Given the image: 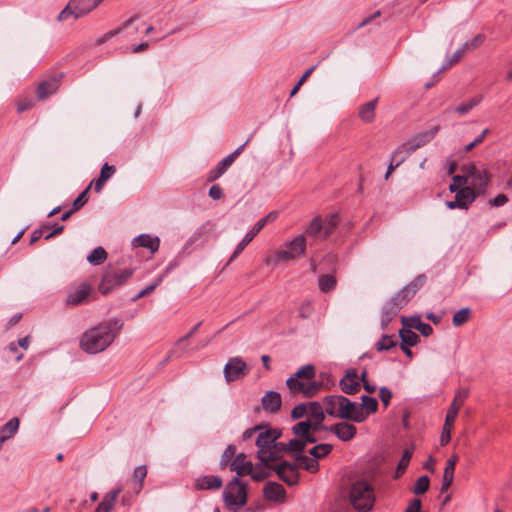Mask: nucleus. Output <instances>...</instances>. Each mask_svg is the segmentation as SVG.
I'll use <instances>...</instances> for the list:
<instances>
[{
	"mask_svg": "<svg viewBox=\"0 0 512 512\" xmlns=\"http://www.w3.org/2000/svg\"><path fill=\"white\" fill-rule=\"evenodd\" d=\"M308 405L306 404H299L295 406L291 412V417L293 419H299L303 416L307 415Z\"/></svg>",
	"mask_w": 512,
	"mask_h": 512,
	"instance_id": "774afa93",
	"label": "nucleus"
},
{
	"mask_svg": "<svg viewBox=\"0 0 512 512\" xmlns=\"http://www.w3.org/2000/svg\"><path fill=\"white\" fill-rule=\"evenodd\" d=\"M236 448L234 445H228L223 451L220 459V467L222 469L226 468L235 457Z\"/></svg>",
	"mask_w": 512,
	"mask_h": 512,
	"instance_id": "3c124183",
	"label": "nucleus"
},
{
	"mask_svg": "<svg viewBox=\"0 0 512 512\" xmlns=\"http://www.w3.org/2000/svg\"><path fill=\"white\" fill-rule=\"evenodd\" d=\"M273 468L270 463L266 466L260 462L255 468L252 466V473L249 475L256 481H262L271 475V469Z\"/></svg>",
	"mask_w": 512,
	"mask_h": 512,
	"instance_id": "c9c22d12",
	"label": "nucleus"
},
{
	"mask_svg": "<svg viewBox=\"0 0 512 512\" xmlns=\"http://www.w3.org/2000/svg\"><path fill=\"white\" fill-rule=\"evenodd\" d=\"M223 500L228 510L237 512L247 502L246 484L238 477L233 478L223 491Z\"/></svg>",
	"mask_w": 512,
	"mask_h": 512,
	"instance_id": "7ed1b4c3",
	"label": "nucleus"
},
{
	"mask_svg": "<svg viewBox=\"0 0 512 512\" xmlns=\"http://www.w3.org/2000/svg\"><path fill=\"white\" fill-rule=\"evenodd\" d=\"M407 155L402 151V148H397L391 155V160L387 168L385 179H388L392 172L405 161Z\"/></svg>",
	"mask_w": 512,
	"mask_h": 512,
	"instance_id": "2f4dec72",
	"label": "nucleus"
},
{
	"mask_svg": "<svg viewBox=\"0 0 512 512\" xmlns=\"http://www.w3.org/2000/svg\"><path fill=\"white\" fill-rule=\"evenodd\" d=\"M296 460L300 466L309 472L315 473L319 469V463L315 458H310L306 455H298Z\"/></svg>",
	"mask_w": 512,
	"mask_h": 512,
	"instance_id": "37998d69",
	"label": "nucleus"
},
{
	"mask_svg": "<svg viewBox=\"0 0 512 512\" xmlns=\"http://www.w3.org/2000/svg\"><path fill=\"white\" fill-rule=\"evenodd\" d=\"M429 485H430V480H429L428 476L423 475V476L419 477L416 480V483L413 488L414 494H416V495L424 494L429 489Z\"/></svg>",
	"mask_w": 512,
	"mask_h": 512,
	"instance_id": "6e6d98bb",
	"label": "nucleus"
},
{
	"mask_svg": "<svg viewBox=\"0 0 512 512\" xmlns=\"http://www.w3.org/2000/svg\"><path fill=\"white\" fill-rule=\"evenodd\" d=\"M396 345V342L393 340L391 336L384 335L380 341L376 343V348L378 351H386L391 349Z\"/></svg>",
	"mask_w": 512,
	"mask_h": 512,
	"instance_id": "bf43d9fd",
	"label": "nucleus"
},
{
	"mask_svg": "<svg viewBox=\"0 0 512 512\" xmlns=\"http://www.w3.org/2000/svg\"><path fill=\"white\" fill-rule=\"evenodd\" d=\"M147 475V468L145 465L138 466L134 469V478L138 480V492L142 489L143 481Z\"/></svg>",
	"mask_w": 512,
	"mask_h": 512,
	"instance_id": "e2e57ef3",
	"label": "nucleus"
},
{
	"mask_svg": "<svg viewBox=\"0 0 512 512\" xmlns=\"http://www.w3.org/2000/svg\"><path fill=\"white\" fill-rule=\"evenodd\" d=\"M337 418L361 423L366 420L367 413L361 412V407H358L357 402H352L347 397L341 395L340 402L338 403Z\"/></svg>",
	"mask_w": 512,
	"mask_h": 512,
	"instance_id": "6e6552de",
	"label": "nucleus"
},
{
	"mask_svg": "<svg viewBox=\"0 0 512 512\" xmlns=\"http://www.w3.org/2000/svg\"><path fill=\"white\" fill-rule=\"evenodd\" d=\"M331 444H318L310 449L309 453L315 458L316 460L321 459L328 455L332 450Z\"/></svg>",
	"mask_w": 512,
	"mask_h": 512,
	"instance_id": "09e8293b",
	"label": "nucleus"
},
{
	"mask_svg": "<svg viewBox=\"0 0 512 512\" xmlns=\"http://www.w3.org/2000/svg\"><path fill=\"white\" fill-rule=\"evenodd\" d=\"M261 404L265 411L276 413L279 411L282 404L280 393L276 391H267L261 399Z\"/></svg>",
	"mask_w": 512,
	"mask_h": 512,
	"instance_id": "4be33fe9",
	"label": "nucleus"
},
{
	"mask_svg": "<svg viewBox=\"0 0 512 512\" xmlns=\"http://www.w3.org/2000/svg\"><path fill=\"white\" fill-rule=\"evenodd\" d=\"M280 436L281 432L278 429L263 428L259 431L255 444L258 448L257 458L262 464L268 465L272 455L271 448Z\"/></svg>",
	"mask_w": 512,
	"mask_h": 512,
	"instance_id": "20e7f679",
	"label": "nucleus"
},
{
	"mask_svg": "<svg viewBox=\"0 0 512 512\" xmlns=\"http://www.w3.org/2000/svg\"><path fill=\"white\" fill-rule=\"evenodd\" d=\"M286 248L296 257L304 254L306 248V240L303 234L298 235L295 239L286 244Z\"/></svg>",
	"mask_w": 512,
	"mask_h": 512,
	"instance_id": "7c9ffc66",
	"label": "nucleus"
},
{
	"mask_svg": "<svg viewBox=\"0 0 512 512\" xmlns=\"http://www.w3.org/2000/svg\"><path fill=\"white\" fill-rule=\"evenodd\" d=\"M107 259V252L103 247H97L87 256V261L91 265H100Z\"/></svg>",
	"mask_w": 512,
	"mask_h": 512,
	"instance_id": "79ce46f5",
	"label": "nucleus"
},
{
	"mask_svg": "<svg viewBox=\"0 0 512 512\" xmlns=\"http://www.w3.org/2000/svg\"><path fill=\"white\" fill-rule=\"evenodd\" d=\"M309 443L306 439L296 438L291 439L286 446L288 448V452H301L305 449L306 444Z\"/></svg>",
	"mask_w": 512,
	"mask_h": 512,
	"instance_id": "13d9d810",
	"label": "nucleus"
},
{
	"mask_svg": "<svg viewBox=\"0 0 512 512\" xmlns=\"http://www.w3.org/2000/svg\"><path fill=\"white\" fill-rule=\"evenodd\" d=\"M339 223V216L338 214H329L324 220H323V237H328L333 230L336 228V226Z\"/></svg>",
	"mask_w": 512,
	"mask_h": 512,
	"instance_id": "c03bdc74",
	"label": "nucleus"
},
{
	"mask_svg": "<svg viewBox=\"0 0 512 512\" xmlns=\"http://www.w3.org/2000/svg\"><path fill=\"white\" fill-rule=\"evenodd\" d=\"M133 245L147 248L151 253H155L159 249L160 239L148 234H140L133 240Z\"/></svg>",
	"mask_w": 512,
	"mask_h": 512,
	"instance_id": "bb28decb",
	"label": "nucleus"
},
{
	"mask_svg": "<svg viewBox=\"0 0 512 512\" xmlns=\"http://www.w3.org/2000/svg\"><path fill=\"white\" fill-rule=\"evenodd\" d=\"M377 103L378 98H375L360 106L358 116L363 122L371 123L374 121Z\"/></svg>",
	"mask_w": 512,
	"mask_h": 512,
	"instance_id": "cd10ccee",
	"label": "nucleus"
},
{
	"mask_svg": "<svg viewBox=\"0 0 512 512\" xmlns=\"http://www.w3.org/2000/svg\"><path fill=\"white\" fill-rule=\"evenodd\" d=\"M361 403H358V407H361L362 413H367V417L371 413H375L378 408V402L374 397L363 395L361 397Z\"/></svg>",
	"mask_w": 512,
	"mask_h": 512,
	"instance_id": "58836bf2",
	"label": "nucleus"
},
{
	"mask_svg": "<svg viewBox=\"0 0 512 512\" xmlns=\"http://www.w3.org/2000/svg\"><path fill=\"white\" fill-rule=\"evenodd\" d=\"M471 310L468 307L458 310L452 318V324L455 327H460L465 324L470 318Z\"/></svg>",
	"mask_w": 512,
	"mask_h": 512,
	"instance_id": "49530a36",
	"label": "nucleus"
},
{
	"mask_svg": "<svg viewBox=\"0 0 512 512\" xmlns=\"http://www.w3.org/2000/svg\"><path fill=\"white\" fill-rule=\"evenodd\" d=\"M74 8L77 10L78 16H85L94 8H96L102 0H71Z\"/></svg>",
	"mask_w": 512,
	"mask_h": 512,
	"instance_id": "c85d7f7f",
	"label": "nucleus"
},
{
	"mask_svg": "<svg viewBox=\"0 0 512 512\" xmlns=\"http://www.w3.org/2000/svg\"><path fill=\"white\" fill-rule=\"evenodd\" d=\"M319 430L320 429L315 428L314 424L308 419L297 423L292 428L296 437L306 439L309 443H315L317 441L313 433Z\"/></svg>",
	"mask_w": 512,
	"mask_h": 512,
	"instance_id": "ddd939ff",
	"label": "nucleus"
},
{
	"mask_svg": "<svg viewBox=\"0 0 512 512\" xmlns=\"http://www.w3.org/2000/svg\"><path fill=\"white\" fill-rule=\"evenodd\" d=\"M90 190V186H88L86 189H84L78 197L74 200L72 204L73 211H78L80 208H82L87 203V194Z\"/></svg>",
	"mask_w": 512,
	"mask_h": 512,
	"instance_id": "052dcab7",
	"label": "nucleus"
},
{
	"mask_svg": "<svg viewBox=\"0 0 512 512\" xmlns=\"http://www.w3.org/2000/svg\"><path fill=\"white\" fill-rule=\"evenodd\" d=\"M263 228L256 223L253 228L245 235V237L241 240V242L235 248L233 254L231 255L227 265H229L232 261H234L240 253L246 248V246L255 238V236L262 230Z\"/></svg>",
	"mask_w": 512,
	"mask_h": 512,
	"instance_id": "393cba45",
	"label": "nucleus"
},
{
	"mask_svg": "<svg viewBox=\"0 0 512 512\" xmlns=\"http://www.w3.org/2000/svg\"><path fill=\"white\" fill-rule=\"evenodd\" d=\"M224 377L227 383L243 379L248 373L249 369L245 361L239 357H232L224 366Z\"/></svg>",
	"mask_w": 512,
	"mask_h": 512,
	"instance_id": "1a4fd4ad",
	"label": "nucleus"
},
{
	"mask_svg": "<svg viewBox=\"0 0 512 512\" xmlns=\"http://www.w3.org/2000/svg\"><path fill=\"white\" fill-rule=\"evenodd\" d=\"M437 131L438 127H433L430 130L417 133L399 148H402V151L408 156L411 152L429 143L435 137Z\"/></svg>",
	"mask_w": 512,
	"mask_h": 512,
	"instance_id": "9b49d317",
	"label": "nucleus"
},
{
	"mask_svg": "<svg viewBox=\"0 0 512 512\" xmlns=\"http://www.w3.org/2000/svg\"><path fill=\"white\" fill-rule=\"evenodd\" d=\"M161 281L162 277H159L154 283L148 285L147 287L142 289L136 296H134L132 298V301H137L140 298L152 293L156 289V287L161 283Z\"/></svg>",
	"mask_w": 512,
	"mask_h": 512,
	"instance_id": "680f3d73",
	"label": "nucleus"
},
{
	"mask_svg": "<svg viewBox=\"0 0 512 512\" xmlns=\"http://www.w3.org/2000/svg\"><path fill=\"white\" fill-rule=\"evenodd\" d=\"M399 336L401 338L402 343L409 347L415 346L420 338L418 334L412 331L410 328H403L399 331Z\"/></svg>",
	"mask_w": 512,
	"mask_h": 512,
	"instance_id": "a19ab883",
	"label": "nucleus"
},
{
	"mask_svg": "<svg viewBox=\"0 0 512 512\" xmlns=\"http://www.w3.org/2000/svg\"><path fill=\"white\" fill-rule=\"evenodd\" d=\"M275 258L278 262L295 259V256L287 249H279L275 252Z\"/></svg>",
	"mask_w": 512,
	"mask_h": 512,
	"instance_id": "338daca9",
	"label": "nucleus"
},
{
	"mask_svg": "<svg viewBox=\"0 0 512 512\" xmlns=\"http://www.w3.org/2000/svg\"><path fill=\"white\" fill-rule=\"evenodd\" d=\"M122 327V321L117 318L101 322L82 334L80 348L88 354L100 353L114 342Z\"/></svg>",
	"mask_w": 512,
	"mask_h": 512,
	"instance_id": "f257e3e1",
	"label": "nucleus"
},
{
	"mask_svg": "<svg viewBox=\"0 0 512 512\" xmlns=\"http://www.w3.org/2000/svg\"><path fill=\"white\" fill-rule=\"evenodd\" d=\"M463 187H468V177L465 175H455L452 179V183L449 186V190L456 193Z\"/></svg>",
	"mask_w": 512,
	"mask_h": 512,
	"instance_id": "5fc2aeb1",
	"label": "nucleus"
},
{
	"mask_svg": "<svg viewBox=\"0 0 512 512\" xmlns=\"http://www.w3.org/2000/svg\"><path fill=\"white\" fill-rule=\"evenodd\" d=\"M341 395H330L323 399V406L325 412L333 417H337L338 403L340 402Z\"/></svg>",
	"mask_w": 512,
	"mask_h": 512,
	"instance_id": "72a5a7b5",
	"label": "nucleus"
},
{
	"mask_svg": "<svg viewBox=\"0 0 512 512\" xmlns=\"http://www.w3.org/2000/svg\"><path fill=\"white\" fill-rule=\"evenodd\" d=\"M232 164H233V161L231 160V157L226 156L217 164V166L214 169H212L209 172V174L207 176V180L210 182L217 180L219 177H221L227 171V169Z\"/></svg>",
	"mask_w": 512,
	"mask_h": 512,
	"instance_id": "c756f323",
	"label": "nucleus"
},
{
	"mask_svg": "<svg viewBox=\"0 0 512 512\" xmlns=\"http://www.w3.org/2000/svg\"><path fill=\"white\" fill-rule=\"evenodd\" d=\"M477 193L471 187H463L456 192L455 200L460 205V209L467 210L475 201Z\"/></svg>",
	"mask_w": 512,
	"mask_h": 512,
	"instance_id": "b1692460",
	"label": "nucleus"
},
{
	"mask_svg": "<svg viewBox=\"0 0 512 512\" xmlns=\"http://www.w3.org/2000/svg\"><path fill=\"white\" fill-rule=\"evenodd\" d=\"M467 397H468V390L460 389L457 391V393L454 397V400L451 403V405L447 411V414H446L443 431H442L441 437H440L441 445H446L450 441L451 429H452L453 423L458 415V412H459L462 404L464 403V401L466 400Z\"/></svg>",
	"mask_w": 512,
	"mask_h": 512,
	"instance_id": "39448f33",
	"label": "nucleus"
},
{
	"mask_svg": "<svg viewBox=\"0 0 512 512\" xmlns=\"http://www.w3.org/2000/svg\"><path fill=\"white\" fill-rule=\"evenodd\" d=\"M20 421L17 417L11 418L4 426L0 428V436L5 440L10 439L19 429Z\"/></svg>",
	"mask_w": 512,
	"mask_h": 512,
	"instance_id": "f704fd0d",
	"label": "nucleus"
},
{
	"mask_svg": "<svg viewBox=\"0 0 512 512\" xmlns=\"http://www.w3.org/2000/svg\"><path fill=\"white\" fill-rule=\"evenodd\" d=\"M132 273L131 269L105 272L98 287L100 293L107 295L113 289L122 286L131 277Z\"/></svg>",
	"mask_w": 512,
	"mask_h": 512,
	"instance_id": "423d86ee",
	"label": "nucleus"
},
{
	"mask_svg": "<svg viewBox=\"0 0 512 512\" xmlns=\"http://www.w3.org/2000/svg\"><path fill=\"white\" fill-rule=\"evenodd\" d=\"M349 498L353 507L360 512L371 510L375 501L373 488L364 480L352 484Z\"/></svg>",
	"mask_w": 512,
	"mask_h": 512,
	"instance_id": "f03ea898",
	"label": "nucleus"
},
{
	"mask_svg": "<svg viewBox=\"0 0 512 512\" xmlns=\"http://www.w3.org/2000/svg\"><path fill=\"white\" fill-rule=\"evenodd\" d=\"M91 292V286L87 283H81L77 288L70 291L66 303L68 305L76 306L83 303Z\"/></svg>",
	"mask_w": 512,
	"mask_h": 512,
	"instance_id": "f3484780",
	"label": "nucleus"
},
{
	"mask_svg": "<svg viewBox=\"0 0 512 512\" xmlns=\"http://www.w3.org/2000/svg\"><path fill=\"white\" fill-rule=\"evenodd\" d=\"M465 173L468 177V187L473 188L477 196L483 194L489 183L487 171L471 165L465 168Z\"/></svg>",
	"mask_w": 512,
	"mask_h": 512,
	"instance_id": "9d476101",
	"label": "nucleus"
},
{
	"mask_svg": "<svg viewBox=\"0 0 512 512\" xmlns=\"http://www.w3.org/2000/svg\"><path fill=\"white\" fill-rule=\"evenodd\" d=\"M81 16H78L77 14V10L74 8V5L72 4V1L70 0L68 2V4L65 6L64 9L61 10V12L58 14L57 16V21L58 22H66L70 19H72V21H76L77 19H79Z\"/></svg>",
	"mask_w": 512,
	"mask_h": 512,
	"instance_id": "e433bc0d",
	"label": "nucleus"
},
{
	"mask_svg": "<svg viewBox=\"0 0 512 512\" xmlns=\"http://www.w3.org/2000/svg\"><path fill=\"white\" fill-rule=\"evenodd\" d=\"M272 455L269 458V463L275 462L280 459L283 453L288 452V448L286 443L275 441L274 445L271 448Z\"/></svg>",
	"mask_w": 512,
	"mask_h": 512,
	"instance_id": "864d4df0",
	"label": "nucleus"
},
{
	"mask_svg": "<svg viewBox=\"0 0 512 512\" xmlns=\"http://www.w3.org/2000/svg\"><path fill=\"white\" fill-rule=\"evenodd\" d=\"M337 285L336 278L330 274L320 275L318 278V286L321 292H329L335 289Z\"/></svg>",
	"mask_w": 512,
	"mask_h": 512,
	"instance_id": "ea45409f",
	"label": "nucleus"
},
{
	"mask_svg": "<svg viewBox=\"0 0 512 512\" xmlns=\"http://www.w3.org/2000/svg\"><path fill=\"white\" fill-rule=\"evenodd\" d=\"M278 477L288 485L298 483L299 474L297 467L287 461L281 462L273 468Z\"/></svg>",
	"mask_w": 512,
	"mask_h": 512,
	"instance_id": "f8f14e48",
	"label": "nucleus"
},
{
	"mask_svg": "<svg viewBox=\"0 0 512 512\" xmlns=\"http://www.w3.org/2000/svg\"><path fill=\"white\" fill-rule=\"evenodd\" d=\"M222 486V479L216 475H204L196 479V487L201 490H216Z\"/></svg>",
	"mask_w": 512,
	"mask_h": 512,
	"instance_id": "a878e982",
	"label": "nucleus"
},
{
	"mask_svg": "<svg viewBox=\"0 0 512 512\" xmlns=\"http://www.w3.org/2000/svg\"><path fill=\"white\" fill-rule=\"evenodd\" d=\"M315 69V66H311L310 68H308L304 74L301 76V78L298 80V82L296 83V85L293 87V89L291 90L290 92V96H294L299 88L304 84V82L307 80V78L311 75V73L314 71Z\"/></svg>",
	"mask_w": 512,
	"mask_h": 512,
	"instance_id": "0e129e2a",
	"label": "nucleus"
},
{
	"mask_svg": "<svg viewBox=\"0 0 512 512\" xmlns=\"http://www.w3.org/2000/svg\"><path fill=\"white\" fill-rule=\"evenodd\" d=\"M407 295L408 294L405 293L404 289L402 288L393 297H391L389 301H391V303L396 306V309L401 310L411 300V298Z\"/></svg>",
	"mask_w": 512,
	"mask_h": 512,
	"instance_id": "8fccbe9b",
	"label": "nucleus"
},
{
	"mask_svg": "<svg viewBox=\"0 0 512 512\" xmlns=\"http://www.w3.org/2000/svg\"><path fill=\"white\" fill-rule=\"evenodd\" d=\"M361 384L356 370H350L340 380V388L346 394H355L360 390Z\"/></svg>",
	"mask_w": 512,
	"mask_h": 512,
	"instance_id": "dca6fc26",
	"label": "nucleus"
},
{
	"mask_svg": "<svg viewBox=\"0 0 512 512\" xmlns=\"http://www.w3.org/2000/svg\"><path fill=\"white\" fill-rule=\"evenodd\" d=\"M400 309H396L391 301H387L382 308L381 326L385 329L392 319L398 314Z\"/></svg>",
	"mask_w": 512,
	"mask_h": 512,
	"instance_id": "473e14b6",
	"label": "nucleus"
},
{
	"mask_svg": "<svg viewBox=\"0 0 512 512\" xmlns=\"http://www.w3.org/2000/svg\"><path fill=\"white\" fill-rule=\"evenodd\" d=\"M466 49L465 47L462 45L459 49H457L446 61V63L440 68L439 72H442L450 67H452L453 65H455L456 63H458L465 55L466 53Z\"/></svg>",
	"mask_w": 512,
	"mask_h": 512,
	"instance_id": "a18cd8bd",
	"label": "nucleus"
},
{
	"mask_svg": "<svg viewBox=\"0 0 512 512\" xmlns=\"http://www.w3.org/2000/svg\"><path fill=\"white\" fill-rule=\"evenodd\" d=\"M306 234L309 236L323 237V220L320 217L314 218L307 227Z\"/></svg>",
	"mask_w": 512,
	"mask_h": 512,
	"instance_id": "de8ad7c7",
	"label": "nucleus"
},
{
	"mask_svg": "<svg viewBox=\"0 0 512 512\" xmlns=\"http://www.w3.org/2000/svg\"><path fill=\"white\" fill-rule=\"evenodd\" d=\"M481 101H482L481 95L474 96L467 103H463V104L457 106L455 111L459 114L464 115V114L468 113L471 109L476 107Z\"/></svg>",
	"mask_w": 512,
	"mask_h": 512,
	"instance_id": "603ef678",
	"label": "nucleus"
},
{
	"mask_svg": "<svg viewBox=\"0 0 512 512\" xmlns=\"http://www.w3.org/2000/svg\"><path fill=\"white\" fill-rule=\"evenodd\" d=\"M426 282V275L420 274L418 275L411 283L403 287L405 293H407L411 299L417 293V291L423 287Z\"/></svg>",
	"mask_w": 512,
	"mask_h": 512,
	"instance_id": "4c0bfd02",
	"label": "nucleus"
},
{
	"mask_svg": "<svg viewBox=\"0 0 512 512\" xmlns=\"http://www.w3.org/2000/svg\"><path fill=\"white\" fill-rule=\"evenodd\" d=\"M291 394H302L305 397H313L320 392L322 383L317 381H308L297 377H289L286 381Z\"/></svg>",
	"mask_w": 512,
	"mask_h": 512,
	"instance_id": "0eeeda50",
	"label": "nucleus"
},
{
	"mask_svg": "<svg viewBox=\"0 0 512 512\" xmlns=\"http://www.w3.org/2000/svg\"><path fill=\"white\" fill-rule=\"evenodd\" d=\"M411 457H412V451H410L409 449H406L403 453L401 460L398 463V466H397L398 472L403 473L406 470Z\"/></svg>",
	"mask_w": 512,
	"mask_h": 512,
	"instance_id": "69168bd1",
	"label": "nucleus"
},
{
	"mask_svg": "<svg viewBox=\"0 0 512 512\" xmlns=\"http://www.w3.org/2000/svg\"><path fill=\"white\" fill-rule=\"evenodd\" d=\"M458 455L453 454L446 462L441 485V493L446 492L453 483L455 466L458 462Z\"/></svg>",
	"mask_w": 512,
	"mask_h": 512,
	"instance_id": "aec40b11",
	"label": "nucleus"
},
{
	"mask_svg": "<svg viewBox=\"0 0 512 512\" xmlns=\"http://www.w3.org/2000/svg\"><path fill=\"white\" fill-rule=\"evenodd\" d=\"M308 420H310L315 428L325 429L323 421L325 419L323 406L318 402H311L308 404L307 410Z\"/></svg>",
	"mask_w": 512,
	"mask_h": 512,
	"instance_id": "6ab92c4d",
	"label": "nucleus"
},
{
	"mask_svg": "<svg viewBox=\"0 0 512 512\" xmlns=\"http://www.w3.org/2000/svg\"><path fill=\"white\" fill-rule=\"evenodd\" d=\"M59 78L53 77L48 80L42 81L36 90L38 99L45 100L53 95L59 88Z\"/></svg>",
	"mask_w": 512,
	"mask_h": 512,
	"instance_id": "5701e85b",
	"label": "nucleus"
},
{
	"mask_svg": "<svg viewBox=\"0 0 512 512\" xmlns=\"http://www.w3.org/2000/svg\"><path fill=\"white\" fill-rule=\"evenodd\" d=\"M253 464L247 460L244 453H239L230 463V470L235 471L237 476H244L252 473Z\"/></svg>",
	"mask_w": 512,
	"mask_h": 512,
	"instance_id": "a211bd4d",
	"label": "nucleus"
},
{
	"mask_svg": "<svg viewBox=\"0 0 512 512\" xmlns=\"http://www.w3.org/2000/svg\"><path fill=\"white\" fill-rule=\"evenodd\" d=\"M264 496L267 500L283 503L286 500V491L284 487L276 482H268L263 488Z\"/></svg>",
	"mask_w": 512,
	"mask_h": 512,
	"instance_id": "2eb2a0df",
	"label": "nucleus"
},
{
	"mask_svg": "<svg viewBox=\"0 0 512 512\" xmlns=\"http://www.w3.org/2000/svg\"><path fill=\"white\" fill-rule=\"evenodd\" d=\"M315 375V368L313 365L308 364L303 367H301L293 377H297L299 379H304L308 381H313L312 378Z\"/></svg>",
	"mask_w": 512,
	"mask_h": 512,
	"instance_id": "4d7b16f0",
	"label": "nucleus"
},
{
	"mask_svg": "<svg viewBox=\"0 0 512 512\" xmlns=\"http://www.w3.org/2000/svg\"><path fill=\"white\" fill-rule=\"evenodd\" d=\"M325 430L333 432L341 441L344 442L352 440L357 433V428L348 422L334 424L329 428H325Z\"/></svg>",
	"mask_w": 512,
	"mask_h": 512,
	"instance_id": "4468645a",
	"label": "nucleus"
},
{
	"mask_svg": "<svg viewBox=\"0 0 512 512\" xmlns=\"http://www.w3.org/2000/svg\"><path fill=\"white\" fill-rule=\"evenodd\" d=\"M121 491V487H117L107 492L103 496L102 501L98 504L97 508L95 509V512H111L116 505L117 499Z\"/></svg>",
	"mask_w": 512,
	"mask_h": 512,
	"instance_id": "412c9836",
	"label": "nucleus"
}]
</instances>
